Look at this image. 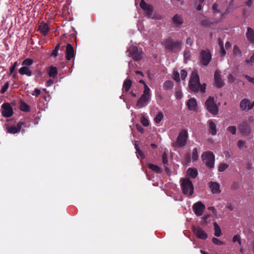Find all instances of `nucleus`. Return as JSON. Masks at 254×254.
Segmentation results:
<instances>
[{"label": "nucleus", "instance_id": "1", "mask_svg": "<svg viewBox=\"0 0 254 254\" xmlns=\"http://www.w3.org/2000/svg\"><path fill=\"white\" fill-rule=\"evenodd\" d=\"M254 120L253 116H250L248 119L243 121L239 126L238 129L244 136H248L251 132V124Z\"/></svg>", "mask_w": 254, "mask_h": 254}, {"label": "nucleus", "instance_id": "2", "mask_svg": "<svg viewBox=\"0 0 254 254\" xmlns=\"http://www.w3.org/2000/svg\"><path fill=\"white\" fill-rule=\"evenodd\" d=\"M151 99L150 89L147 85L145 86L143 94L137 101L136 106L138 108H142L147 105Z\"/></svg>", "mask_w": 254, "mask_h": 254}, {"label": "nucleus", "instance_id": "3", "mask_svg": "<svg viewBox=\"0 0 254 254\" xmlns=\"http://www.w3.org/2000/svg\"><path fill=\"white\" fill-rule=\"evenodd\" d=\"M189 86L190 90L192 91L197 92L199 90L200 83L199 77L196 71H193L192 72Z\"/></svg>", "mask_w": 254, "mask_h": 254}, {"label": "nucleus", "instance_id": "4", "mask_svg": "<svg viewBox=\"0 0 254 254\" xmlns=\"http://www.w3.org/2000/svg\"><path fill=\"white\" fill-rule=\"evenodd\" d=\"M181 188L185 194L191 195L193 193V186L192 182L187 178L182 179Z\"/></svg>", "mask_w": 254, "mask_h": 254}, {"label": "nucleus", "instance_id": "5", "mask_svg": "<svg viewBox=\"0 0 254 254\" xmlns=\"http://www.w3.org/2000/svg\"><path fill=\"white\" fill-rule=\"evenodd\" d=\"M201 157L203 162L206 167L210 169L214 167L215 156L212 152L210 151L204 152Z\"/></svg>", "mask_w": 254, "mask_h": 254}, {"label": "nucleus", "instance_id": "6", "mask_svg": "<svg viewBox=\"0 0 254 254\" xmlns=\"http://www.w3.org/2000/svg\"><path fill=\"white\" fill-rule=\"evenodd\" d=\"M162 44L164 45L165 49L172 52H175L177 49L181 50L182 45L181 42L174 41L170 38L166 39L162 43Z\"/></svg>", "mask_w": 254, "mask_h": 254}, {"label": "nucleus", "instance_id": "7", "mask_svg": "<svg viewBox=\"0 0 254 254\" xmlns=\"http://www.w3.org/2000/svg\"><path fill=\"white\" fill-rule=\"evenodd\" d=\"M205 106L208 111L213 115L218 113L219 108L214 102V98L209 96L205 102Z\"/></svg>", "mask_w": 254, "mask_h": 254}, {"label": "nucleus", "instance_id": "8", "mask_svg": "<svg viewBox=\"0 0 254 254\" xmlns=\"http://www.w3.org/2000/svg\"><path fill=\"white\" fill-rule=\"evenodd\" d=\"M188 138V131L186 129L182 130L177 137L174 146L178 147H183L187 144V140Z\"/></svg>", "mask_w": 254, "mask_h": 254}, {"label": "nucleus", "instance_id": "9", "mask_svg": "<svg viewBox=\"0 0 254 254\" xmlns=\"http://www.w3.org/2000/svg\"><path fill=\"white\" fill-rule=\"evenodd\" d=\"M212 58V55L210 52L208 50H201L200 53V63L203 65H207Z\"/></svg>", "mask_w": 254, "mask_h": 254}, {"label": "nucleus", "instance_id": "10", "mask_svg": "<svg viewBox=\"0 0 254 254\" xmlns=\"http://www.w3.org/2000/svg\"><path fill=\"white\" fill-rule=\"evenodd\" d=\"M240 107L242 111L248 112L254 108V101L251 103L250 100L244 98L240 101Z\"/></svg>", "mask_w": 254, "mask_h": 254}, {"label": "nucleus", "instance_id": "11", "mask_svg": "<svg viewBox=\"0 0 254 254\" xmlns=\"http://www.w3.org/2000/svg\"><path fill=\"white\" fill-rule=\"evenodd\" d=\"M140 6L145 11L146 15L148 18L152 16L153 11V7L152 5L147 3L144 0H141L140 2Z\"/></svg>", "mask_w": 254, "mask_h": 254}, {"label": "nucleus", "instance_id": "12", "mask_svg": "<svg viewBox=\"0 0 254 254\" xmlns=\"http://www.w3.org/2000/svg\"><path fill=\"white\" fill-rule=\"evenodd\" d=\"M192 232L199 239L205 240L207 238V234L199 226H193Z\"/></svg>", "mask_w": 254, "mask_h": 254}, {"label": "nucleus", "instance_id": "13", "mask_svg": "<svg viewBox=\"0 0 254 254\" xmlns=\"http://www.w3.org/2000/svg\"><path fill=\"white\" fill-rule=\"evenodd\" d=\"M2 111L1 112L2 115L4 117H10L13 114V111L12 107L8 103H4L2 106Z\"/></svg>", "mask_w": 254, "mask_h": 254}, {"label": "nucleus", "instance_id": "14", "mask_svg": "<svg viewBox=\"0 0 254 254\" xmlns=\"http://www.w3.org/2000/svg\"><path fill=\"white\" fill-rule=\"evenodd\" d=\"M192 209L195 215L200 216L202 215L205 206L201 201H198L193 205Z\"/></svg>", "mask_w": 254, "mask_h": 254}, {"label": "nucleus", "instance_id": "15", "mask_svg": "<svg viewBox=\"0 0 254 254\" xmlns=\"http://www.w3.org/2000/svg\"><path fill=\"white\" fill-rule=\"evenodd\" d=\"M129 52L134 61H138L141 60L142 58L141 49H139L137 47L134 46L130 48Z\"/></svg>", "mask_w": 254, "mask_h": 254}, {"label": "nucleus", "instance_id": "16", "mask_svg": "<svg viewBox=\"0 0 254 254\" xmlns=\"http://www.w3.org/2000/svg\"><path fill=\"white\" fill-rule=\"evenodd\" d=\"M221 72L219 70H216L214 73V82L215 86L218 88H221L224 85V81L222 79Z\"/></svg>", "mask_w": 254, "mask_h": 254}, {"label": "nucleus", "instance_id": "17", "mask_svg": "<svg viewBox=\"0 0 254 254\" xmlns=\"http://www.w3.org/2000/svg\"><path fill=\"white\" fill-rule=\"evenodd\" d=\"M24 124L23 122H19L16 126H8L6 127L7 132L9 133L14 134L20 131L22 126Z\"/></svg>", "mask_w": 254, "mask_h": 254}, {"label": "nucleus", "instance_id": "18", "mask_svg": "<svg viewBox=\"0 0 254 254\" xmlns=\"http://www.w3.org/2000/svg\"><path fill=\"white\" fill-rule=\"evenodd\" d=\"M75 55L74 49L70 44H67L65 50V58L66 60L70 61Z\"/></svg>", "mask_w": 254, "mask_h": 254}, {"label": "nucleus", "instance_id": "19", "mask_svg": "<svg viewBox=\"0 0 254 254\" xmlns=\"http://www.w3.org/2000/svg\"><path fill=\"white\" fill-rule=\"evenodd\" d=\"M208 185L212 193H219L221 192L220 185L218 183L211 181L208 183Z\"/></svg>", "mask_w": 254, "mask_h": 254}, {"label": "nucleus", "instance_id": "20", "mask_svg": "<svg viewBox=\"0 0 254 254\" xmlns=\"http://www.w3.org/2000/svg\"><path fill=\"white\" fill-rule=\"evenodd\" d=\"M187 105L189 110L190 111H196L197 110V102L196 100L191 98L188 100Z\"/></svg>", "mask_w": 254, "mask_h": 254}, {"label": "nucleus", "instance_id": "21", "mask_svg": "<svg viewBox=\"0 0 254 254\" xmlns=\"http://www.w3.org/2000/svg\"><path fill=\"white\" fill-rule=\"evenodd\" d=\"M208 125L209 127V132L212 135H215L217 133L216 125L212 120L208 121Z\"/></svg>", "mask_w": 254, "mask_h": 254}, {"label": "nucleus", "instance_id": "22", "mask_svg": "<svg viewBox=\"0 0 254 254\" xmlns=\"http://www.w3.org/2000/svg\"><path fill=\"white\" fill-rule=\"evenodd\" d=\"M58 69L56 67L53 65L50 66L47 69V73L49 76L52 78H55L58 75Z\"/></svg>", "mask_w": 254, "mask_h": 254}, {"label": "nucleus", "instance_id": "23", "mask_svg": "<svg viewBox=\"0 0 254 254\" xmlns=\"http://www.w3.org/2000/svg\"><path fill=\"white\" fill-rule=\"evenodd\" d=\"M49 27L47 23L42 22L39 26V30L44 36L46 35L49 31Z\"/></svg>", "mask_w": 254, "mask_h": 254}, {"label": "nucleus", "instance_id": "24", "mask_svg": "<svg viewBox=\"0 0 254 254\" xmlns=\"http://www.w3.org/2000/svg\"><path fill=\"white\" fill-rule=\"evenodd\" d=\"M173 23L176 26H180L184 23V20L181 15L176 14L172 18Z\"/></svg>", "mask_w": 254, "mask_h": 254}, {"label": "nucleus", "instance_id": "25", "mask_svg": "<svg viewBox=\"0 0 254 254\" xmlns=\"http://www.w3.org/2000/svg\"><path fill=\"white\" fill-rule=\"evenodd\" d=\"M246 37L249 41L254 43V30L251 27H248L247 28Z\"/></svg>", "mask_w": 254, "mask_h": 254}, {"label": "nucleus", "instance_id": "26", "mask_svg": "<svg viewBox=\"0 0 254 254\" xmlns=\"http://www.w3.org/2000/svg\"><path fill=\"white\" fill-rule=\"evenodd\" d=\"M132 85V81L129 79H126L123 85V91L127 92Z\"/></svg>", "mask_w": 254, "mask_h": 254}, {"label": "nucleus", "instance_id": "27", "mask_svg": "<svg viewBox=\"0 0 254 254\" xmlns=\"http://www.w3.org/2000/svg\"><path fill=\"white\" fill-rule=\"evenodd\" d=\"M19 73L21 75H26L27 76H31L32 74V71L29 67L22 66L19 69Z\"/></svg>", "mask_w": 254, "mask_h": 254}, {"label": "nucleus", "instance_id": "28", "mask_svg": "<svg viewBox=\"0 0 254 254\" xmlns=\"http://www.w3.org/2000/svg\"><path fill=\"white\" fill-rule=\"evenodd\" d=\"M217 22H211L208 19L202 20L201 22V25L205 27L211 28L214 23Z\"/></svg>", "mask_w": 254, "mask_h": 254}, {"label": "nucleus", "instance_id": "29", "mask_svg": "<svg viewBox=\"0 0 254 254\" xmlns=\"http://www.w3.org/2000/svg\"><path fill=\"white\" fill-rule=\"evenodd\" d=\"M187 173L189 176L191 178H195L198 174L197 170L196 169L189 168Z\"/></svg>", "mask_w": 254, "mask_h": 254}, {"label": "nucleus", "instance_id": "30", "mask_svg": "<svg viewBox=\"0 0 254 254\" xmlns=\"http://www.w3.org/2000/svg\"><path fill=\"white\" fill-rule=\"evenodd\" d=\"M163 89L165 90L172 89L174 87V83L170 80L166 81L163 84Z\"/></svg>", "mask_w": 254, "mask_h": 254}, {"label": "nucleus", "instance_id": "31", "mask_svg": "<svg viewBox=\"0 0 254 254\" xmlns=\"http://www.w3.org/2000/svg\"><path fill=\"white\" fill-rule=\"evenodd\" d=\"M147 167L156 173H160L162 172L161 169L157 165H154L151 163H149L147 164Z\"/></svg>", "mask_w": 254, "mask_h": 254}, {"label": "nucleus", "instance_id": "32", "mask_svg": "<svg viewBox=\"0 0 254 254\" xmlns=\"http://www.w3.org/2000/svg\"><path fill=\"white\" fill-rule=\"evenodd\" d=\"M20 109L24 112H29L30 111V107L25 102L21 101L20 104Z\"/></svg>", "mask_w": 254, "mask_h": 254}, {"label": "nucleus", "instance_id": "33", "mask_svg": "<svg viewBox=\"0 0 254 254\" xmlns=\"http://www.w3.org/2000/svg\"><path fill=\"white\" fill-rule=\"evenodd\" d=\"M214 235L216 237H220L222 235L221 230L218 225L215 222L214 223Z\"/></svg>", "mask_w": 254, "mask_h": 254}, {"label": "nucleus", "instance_id": "34", "mask_svg": "<svg viewBox=\"0 0 254 254\" xmlns=\"http://www.w3.org/2000/svg\"><path fill=\"white\" fill-rule=\"evenodd\" d=\"M33 63V61L31 59L27 58L25 59L22 63V65L23 66H26L27 67H29L30 65H31Z\"/></svg>", "mask_w": 254, "mask_h": 254}, {"label": "nucleus", "instance_id": "35", "mask_svg": "<svg viewBox=\"0 0 254 254\" xmlns=\"http://www.w3.org/2000/svg\"><path fill=\"white\" fill-rule=\"evenodd\" d=\"M135 148L136 149V153L137 157L139 158V157H140L141 159L144 158L145 155H144L143 152L140 149V148L138 146V145L136 144L135 145Z\"/></svg>", "mask_w": 254, "mask_h": 254}, {"label": "nucleus", "instance_id": "36", "mask_svg": "<svg viewBox=\"0 0 254 254\" xmlns=\"http://www.w3.org/2000/svg\"><path fill=\"white\" fill-rule=\"evenodd\" d=\"M164 118L163 114L161 112H159L154 118L156 123L159 124Z\"/></svg>", "mask_w": 254, "mask_h": 254}, {"label": "nucleus", "instance_id": "37", "mask_svg": "<svg viewBox=\"0 0 254 254\" xmlns=\"http://www.w3.org/2000/svg\"><path fill=\"white\" fill-rule=\"evenodd\" d=\"M198 152L196 148H193L192 152V159L193 161H196L198 159Z\"/></svg>", "mask_w": 254, "mask_h": 254}, {"label": "nucleus", "instance_id": "38", "mask_svg": "<svg viewBox=\"0 0 254 254\" xmlns=\"http://www.w3.org/2000/svg\"><path fill=\"white\" fill-rule=\"evenodd\" d=\"M246 144V141L242 140H239L237 142V146L240 149H242L244 147L247 148Z\"/></svg>", "mask_w": 254, "mask_h": 254}, {"label": "nucleus", "instance_id": "39", "mask_svg": "<svg viewBox=\"0 0 254 254\" xmlns=\"http://www.w3.org/2000/svg\"><path fill=\"white\" fill-rule=\"evenodd\" d=\"M233 54L236 56H241L242 53L239 48L237 46H235L233 48Z\"/></svg>", "mask_w": 254, "mask_h": 254}, {"label": "nucleus", "instance_id": "40", "mask_svg": "<svg viewBox=\"0 0 254 254\" xmlns=\"http://www.w3.org/2000/svg\"><path fill=\"white\" fill-rule=\"evenodd\" d=\"M229 167V165L226 163H221L218 167V171L223 172Z\"/></svg>", "mask_w": 254, "mask_h": 254}, {"label": "nucleus", "instance_id": "41", "mask_svg": "<svg viewBox=\"0 0 254 254\" xmlns=\"http://www.w3.org/2000/svg\"><path fill=\"white\" fill-rule=\"evenodd\" d=\"M219 44L220 46L221 55L222 56H224L226 54V51H225L224 46H223V42L220 39H219Z\"/></svg>", "mask_w": 254, "mask_h": 254}, {"label": "nucleus", "instance_id": "42", "mask_svg": "<svg viewBox=\"0 0 254 254\" xmlns=\"http://www.w3.org/2000/svg\"><path fill=\"white\" fill-rule=\"evenodd\" d=\"M173 79L177 82L180 81V74L177 71H174L173 74Z\"/></svg>", "mask_w": 254, "mask_h": 254}, {"label": "nucleus", "instance_id": "43", "mask_svg": "<svg viewBox=\"0 0 254 254\" xmlns=\"http://www.w3.org/2000/svg\"><path fill=\"white\" fill-rule=\"evenodd\" d=\"M236 127L235 126H229L227 128V130L234 135L236 133Z\"/></svg>", "mask_w": 254, "mask_h": 254}, {"label": "nucleus", "instance_id": "44", "mask_svg": "<svg viewBox=\"0 0 254 254\" xmlns=\"http://www.w3.org/2000/svg\"><path fill=\"white\" fill-rule=\"evenodd\" d=\"M212 242L216 245L221 246L224 244V243L216 238H213L212 240Z\"/></svg>", "mask_w": 254, "mask_h": 254}, {"label": "nucleus", "instance_id": "45", "mask_svg": "<svg viewBox=\"0 0 254 254\" xmlns=\"http://www.w3.org/2000/svg\"><path fill=\"white\" fill-rule=\"evenodd\" d=\"M233 242H238L239 245H241V237L239 235H235L233 237Z\"/></svg>", "mask_w": 254, "mask_h": 254}, {"label": "nucleus", "instance_id": "46", "mask_svg": "<svg viewBox=\"0 0 254 254\" xmlns=\"http://www.w3.org/2000/svg\"><path fill=\"white\" fill-rule=\"evenodd\" d=\"M8 87H9V83L8 82H6L0 90L1 93H2V94L4 93L7 91Z\"/></svg>", "mask_w": 254, "mask_h": 254}, {"label": "nucleus", "instance_id": "47", "mask_svg": "<svg viewBox=\"0 0 254 254\" xmlns=\"http://www.w3.org/2000/svg\"><path fill=\"white\" fill-rule=\"evenodd\" d=\"M141 123L145 127H147L149 125L148 120L144 117L141 118Z\"/></svg>", "mask_w": 254, "mask_h": 254}, {"label": "nucleus", "instance_id": "48", "mask_svg": "<svg viewBox=\"0 0 254 254\" xmlns=\"http://www.w3.org/2000/svg\"><path fill=\"white\" fill-rule=\"evenodd\" d=\"M18 63L17 62L14 63L10 67L9 74H12L15 70V67L18 66Z\"/></svg>", "mask_w": 254, "mask_h": 254}, {"label": "nucleus", "instance_id": "49", "mask_svg": "<svg viewBox=\"0 0 254 254\" xmlns=\"http://www.w3.org/2000/svg\"><path fill=\"white\" fill-rule=\"evenodd\" d=\"M191 55V53L189 50H186L184 53L185 60L189 59Z\"/></svg>", "mask_w": 254, "mask_h": 254}, {"label": "nucleus", "instance_id": "50", "mask_svg": "<svg viewBox=\"0 0 254 254\" xmlns=\"http://www.w3.org/2000/svg\"><path fill=\"white\" fill-rule=\"evenodd\" d=\"M245 62L247 64H252L254 63V54L251 57L250 60H246Z\"/></svg>", "mask_w": 254, "mask_h": 254}, {"label": "nucleus", "instance_id": "51", "mask_svg": "<svg viewBox=\"0 0 254 254\" xmlns=\"http://www.w3.org/2000/svg\"><path fill=\"white\" fill-rule=\"evenodd\" d=\"M181 78L183 80H185L187 76V72L185 69H182L180 71Z\"/></svg>", "mask_w": 254, "mask_h": 254}, {"label": "nucleus", "instance_id": "52", "mask_svg": "<svg viewBox=\"0 0 254 254\" xmlns=\"http://www.w3.org/2000/svg\"><path fill=\"white\" fill-rule=\"evenodd\" d=\"M240 185L238 182H234L231 186V189L233 190H237L239 188Z\"/></svg>", "mask_w": 254, "mask_h": 254}, {"label": "nucleus", "instance_id": "53", "mask_svg": "<svg viewBox=\"0 0 254 254\" xmlns=\"http://www.w3.org/2000/svg\"><path fill=\"white\" fill-rule=\"evenodd\" d=\"M243 76L250 82L253 83L254 84V77H251L250 76L246 75V74H243Z\"/></svg>", "mask_w": 254, "mask_h": 254}, {"label": "nucleus", "instance_id": "54", "mask_svg": "<svg viewBox=\"0 0 254 254\" xmlns=\"http://www.w3.org/2000/svg\"><path fill=\"white\" fill-rule=\"evenodd\" d=\"M40 93H41L40 90L38 88H36L33 91L32 94L34 96H35L36 97H38L40 94Z\"/></svg>", "mask_w": 254, "mask_h": 254}, {"label": "nucleus", "instance_id": "55", "mask_svg": "<svg viewBox=\"0 0 254 254\" xmlns=\"http://www.w3.org/2000/svg\"><path fill=\"white\" fill-rule=\"evenodd\" d=\"M162 162L164 165L168 163L167 156L165 153L163 154L162 155Z\"/></svg>", "mask_w": 254, "mask_h": 254}, {"label": "nucleus", "instance_id": "56", "mask_svg": "<svg viewBox=\"0 0 254 254\" xmlns=\"http://www.w3.org/2000/svg\"><path fill=\"white\" fill-rule=\"evenodd\" d=\"M136 127L137 130L139 132H141V133H143L144 132V128L142 127L140 125L136 124Z\"/></svg>", "mask_w": 254, "mask_h": 254}, {"label": "nucleus", "instance_id": "57", "mask_svg": "<svg viewBox=\"0 0 254 254\" xmlns=\"http://www.w3.org/2000/svg\"><path fill=\"white\" fill-rule=\"evenodd\" d=\"M193 43V40L190 37H188L186 39V44L189 45L190 46L192 45Z\"/></svg>", "mask_w": 254, "mask_h": 254}, {"label": "nucleus", "instance_id": "58", "mask_svg": "<svg viewBox=\"0 0 254 254\" xmlns=\"http://www.w3.org/2000/svg\"><path fill=\"white\" fill-rule=\"evenodd\" d=\"M54 84V81L52 79H49L46 82V86L50 87Z\"/></svg>", "mask_w": 254, "mask_h": 254}, {"label": "nucleus", "instance_id": "59", "mask_svg": "<svg viewBox=\"0 0 254 254\" xmlns=\"http://www.w3.org/2000/svg\"><path fill=\"white\" fill-rule=\"evenodd\" d=\"M205 88H206V84H205L204 83L202 85H201L200 84V86H199V90H200V91L201 92H204L205 90Z\"/></svg>", "mask_w": 254, "mask_h": 254}, {"label": "nucleus", "instance_id": "60", "mask_svg": "<svg viewBox=\"0 0 254 254\" xmlns=\"http://www.w3.org/2000/svg\"><path fill=\"white\" fill-rule=\"evenodd\" d=\"M228 79V81L230 83H232L234 81V77L231 74H230L229 75Z\"/></svg>", "mask_w": 254, "mask_h": 254}, {"label": "nucleus", "instance_id": "61", "mask_svg": "<svg viewBox=\"0 0 254 254\" xmlns=\"http://www.w3.org/2000/svg\"><path fill=\"white\" fill-rule=\"evenodd\" d=\"M58 51H58V50H57L54 49L53 50V52H52V53L51 56H53L54 57H57L58 56Z\"/></svg>", "mask_w": 254, "mask_h": 254}, {"label": "nucleus", "instance_id": "62", "mask_svg": "<svg viewBox=\"0 0 254 254\" xmlns=\"http://www.w3.org/2000/svg\"><path fill=\"white\" fill-rule=\"evenodd\" d=\"M176 96L177 99H181L182 97V94L181 92H180V91L176 92Z\"/></svg>", "mask_w": 254, "mask_h": 254}, {"label": "nucleus", "instance_id": "63", "mask_svg": "<svg viewBox=\"0 0 254 254\" xmlns=\"http://www.w3.org/2000/svg\"><path fill=\"white\" fill-rule=\"evenodd\" d=\"M218 5L215 3L213 4L212 8L214 10L216 11L217 12H219V10H218Z\"/></svg>", "mask_w": 254, "mask_h": 254}, {"label": "nucleus", "instance_id": "64", "mask_svg": "<svg viewBox=\"0 0 254 254\" xmlns=\"http://www.w3.org/2000/svg\"><path fill=\"white\" fill-rule=\"evenodd\" d=\"M231 45L229 42H227L225 43V47L227 49L230 48L231 47Z\"/></svg>", "mask_w": 254, "mask_h": 254}]
</instances>
